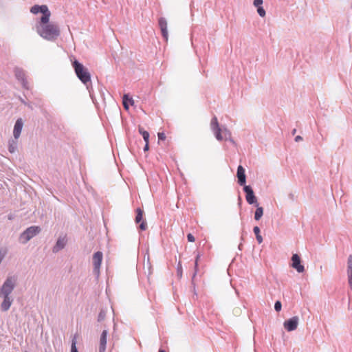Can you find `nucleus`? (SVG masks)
Listing matches in <instances>:
<instances>
[{"label": "nucleus", "instance_id": "1", "mask_svg": "<svg viewBox=\"0 0 352 352\" xmlns=\"http://www.w3.org/2000/svg\"><path fill=\"white\" fill-rule=\"evenodd\" d=\"M17 278L14 276H8L0 287V298H3L0 307L2 311H7L10 309L14 298L11 294L16 285Z\"/></svg>", "mask_w": 352, "mask_h": 352}, {"label": "nucleus", "instance_id": "2", "mask_svg": "<svg viewBox=\"0 0 352 352\" xmlns=\"http://www.w3.org/2000/svg\"><path fill=\"white\" fill-rule=\"evenodd\" d=\"M36 32L44 39L54 41L58 38L60 34V30L58 24L50 22V20L45 23H41V21L36 25Z\"/></svg>", "mask_w": 352, "mask_h": 352}, {"label": "nucleus", "instance_id": "3", "mask_svg": "<svg viewBox=\"0 0 352 352\" xmlns=\"http://www.w3.org/2000/svg\"><path fill=\"white\" fill-rule=\"evenodd\" d=\"M72 64L77 77L83 84L86 85L87 82H90V73L82 63H80L76 59H74V60H72Z\"/></svg>", "mask_w": 352, "mask_h": 352}, {"label": "nucleus", "instance_id": "4", "mask_svg": "<svg viewBox=\"0 0 352 352\" xmlns=\"http://www.w3.org/2000/svg\"><path fill=\"white\" fill-rule=\"evenodd\" d=\"M41 231L39 226H32L25 230L19 236V242L22 244L27 243L34 236Z\"/></svg>", "mask_w": 352, "mask_h": 352}, {"label": "nucleus", "instance_id": "5", "mask_svg": "<svg viewBox=\"0 0 352 352\" xmlns=\"http://www.w3.org/2000/svg\"><path fill=\"white\" fill-rule=\"evenodd\" d=\"M30 12L34 14H36L39 12L42 13L43 15L40 19L41 23H45L50 20L51 16V12L46 5H34L31 8Z\"/></svg>", "mask_w": 352, "mask_h": 352}, {"label": "nucleus", "instance_id": "6", "mask_svg": "<svg viewBox=\"0 0 352 352\" xmlns=\"http://www.w3.org/2000/svg\"><path fill=\"white\" fill-rule=\"evenodd\" d=\"M103 258V254L100 251L95 252L92 256V263L94 265L93 272L97 276L100 274V268Z\"/></svg>", "mask_w": 352, "mask_h": 352}, {"label": "nucleus", "instance_id": "7", "mask_svg": "<svg viewBox=\"0 0 352 352\" xmlns=\"http://www.w3.org/2000/svg\"><path fill=\"white\" fill-rule=\"evenodd\" d=\"M14 73L16 78L21 82L22 87L25 89H29L28 82L26 79L25 71L20 67H15Z\"/></svg>", "mask_w": 352, "mask_h": 352}, {"label": "nucleus", "instance_id": "8", "mask_svg": "<svg viewBox=\"0 0 352 352\" xmlns=\"http://www.w3.org/2000/svg\"><path fill=\"white\" fill-rule=\"evenodd\" d=\"M210 128L213 131L215 138L217 140L221 141L223 140V135L221 134V129L219 126L217 118L214 116L210 122Z\"/></svg>", "mask_w": 352, "mask_h": 352}, {"label": "nucleus", "instance_id": "9", "mask_svg": "<svg viewBox=\"0 0 352 352\" xmlns=\"http://www.w3.org/2000/svg\"><path fill=\"white\" fill-rule=\"evenodd\" d=\"M243 191L245 193V199L249 204H256L257 198L255 196L254 190L250 186H244Z\"/></svg>", "mask_w": 352, "mask_h": 352}, {"label": "nucleus", "instance_id": "10", "mask_svg": "<svg viewBox=\"0 0 352 352\" xmlns=\"http://www.w3.org/2000/svg\"><path fill=\"white\" fill-rule=\"evenodd\" d=\"M291 266L294 268L298 273H302L305 271V267L301 264V259L298 254H294L292 255Z\"/></svg>", "mask_w": 352, "mask_h": 352}, {"label": "nucleus", "instance_id": "11", "mask_svg": "<svg viewBox=\"0 0 352 352\" xmlns=\"http://www.w3.org/2000/svg\"><path fill=\"white\" fill-rule=\"evenodd\" d=\"M298 321H299V318L298 316H293L292 318H291L288 320H286L284 322V323H283L284 328L287 331H292L297 328L298 324Z\"/></svg>", "mask_w": 352, "mask_h": 352}, {"label": "nucleus", "instance_id": "12", "mask_svg": "<svg viewBox=\"0 0 352 352\" xmlns=\"http://www.w3.org/2000/svg\"><path fill=\"white\" fill-rule=\"evenodd\" d=\"M135 212H136V217L135 219V223H139L140 222H141L139 228L141 230H145L146 229L147 224L145 221H143V213H144L143 210L141 208H138L135 210Z\"/></svg>", "mask_w": 352, "mask_h": 352}, {"label": "nucleus", "instance_id": "13", "mask_svg": "<svg viewBox=\"0 0 352 352\" xmlns=\"http://www.w3.org/2000/svg\"><path fill=\"white\" fill-rule=\"evenodd\" d=\"M236 177L238 179V184L240 186H245L246 183V175H245V168L239 165L237 168L236 171Z\"/></svg>", "mask_w": 352, "mask_h": 352}, {"label": "nucleus", "instance_id": "14", "mask_svg": "<svg viewBox=\"0 0 352 352\" xmlns=\"http://www.w3.org/2000/svg\"><path fill=\"white\" fill-rule=\"evenodd\" d=\"M67 243V239L66 236H59L56 242V244L52 248V252L54 253L58 252L60 250H63L65 247Z\"/></svg>", "mask_w": 352, "mask_h": 352}, {"label": "nucleus", "instance_id": "15", "mask_svg": "<svg viewBox=\"0 0 352 352\" xmlns=\"http://www.w3.org/2000/svg\"><path fill=\"white\" fill-rule=\"evenodd\" d=\"M158 24L161 30L162 35L165 41H168V30H167V21L164 17H160L158 20Z\"/></svg>", "mask_w": 352, "mask_h": 352}, {"label": "nucleus", "instance_id": "16", "mask_svg": "<svg viewBox=\"0 0 352 352\" xmlns=\"http://www.w3.org/2000/svg\"><path fill=\"white\" fill-rule=\"evenodd\" d=\"M23 120L21 118H18L14 124L13 130V135L14 139L17 140L19 138L23 129Z\"/></svg>", "mask_w": 352, "mask_h": 352}, {"label": "nucleus", "instance_id": "17", "mask_svg": "<svg viewBox=\"0 0 352 352\" xmlns=\"http://www.w3.org/2000/svg\"><path fill=\"white\" fill-rule=\"evenodd\" d=\"M346 272L349 286L350 289L352 290V254H350L348 258Z\"/></svg>", "mask_w": 352, "mask_h": 352}, {"label": "nucleus", "instance_id": "18", "mask_svg": "<svg viewBox=\"0 0 352 352\" xmlns=\"http://www.w3.org/2000/svg\"><path fill=\"white\" fill-rule=\"evenodd\" d=\"M107 333V330L105 329L103 330L101 333L100 338L99 352H105Z\"/></svg>", "mask_w": 352, "mask_h": 352}, {"label": "nucleus", "instance_id": "19", "mask_svg": "<svg viewBox=\"0 0 352 352\" xmlns=\"http://www.w3.org/2000/svg\"><path fill=\"white\" fill-rule=\"evenodd\" d=\"M122 103L124 109L127 110L129 107V104L133 106L134 104V100L129 94H124L122 97Z\"/></svg>", "mask_w": 352, "mask_h": 352}, {"label": "nucleus", "instance_id": "20", "mask_svg": "<svg viewBox=\"0 0 352 352\" xmlns=\"http://www.w3.org/2000/svg\"><path fill=\"white\" fill-rule=\"evenodd\" d=\"M17 140H10L8 142V151L10 153H14L17 149Z\"/></svg>", "mask_w": 352, "mask_h": 352}, {"label": "nucleus", "instance_id": "21", "mask_svg": "<svg viewBox=\"0 0 352 352\" xmlns=\"http://www.w3.org/2000/svg\"><path fill=\"white\" fill-rule=\"evenodd\" d=\"M255 206H256V210L254 213V219L258 221L263 214V207L258 206V204H255Z\"/></svg>", "mask_w": 352, "mask_h": 352}, {"label": "nucleus", "instance_id": "22", "mask_svg": "<svg viewBox=\"0 0 352 352\" xmlns=\"http://www.w3.org/2000/svg\"><path fill=\"white\" fill-rule=\"evenodd\" d=\"M223 139L224 138L226 140H228V141H230L231 143H232L233 144H236L235 142L234 141V140L231 137V133L229 130H228L227 129H224L223 131Z\"/></svg>", "mask_w": 352, "mask_h": 352}, {"label": "nucleus", "instance_id": "23", "mask_svg": "<svg viewBox=\"0 0 352 352\" xmlns=\"http://www.w3.org/2000/svg\"><path fill=\"white\" fill-rule=\"evenodd\" d=\"M200 254L198 252L196 257H195V272L192 274V283L194 284V279L197 275V270H198V261L200 258Z\"/></svg>", "mask_w": 352, "mask_h": 352}, {"label": "nucleus", "instance_id": "24", "mask_svg": "<svg viewBox=\"0 0 352 352\" xmlns=\"http://www.w3.org/2000/svg\"><path fill=\"white\" fill-rule=\"evenodd\" d=\"M138 131L142 135L144 140L145 142H148L149 140V133L148 131H145L142 127L139 126Z\"/></svg>", "mask_w": 352, "mask_h": 352}, {"label": "nucleus", "instance_id": "25", "mask_svg": "<svg viewBox=\"0 0 352 352\" xmlns=\"http://www.w3.org/2000/svg\"><path fill=\"white\" fill-rule=\"evenodd\" d=\"M254 233L256 235V239L258 243H261L263 242V237L260 234V228L258 226H255L253 229Z\"/></svg>", "mask_w": 352, "mask_h": 352}, {"label": "nucleus", "instance_id": "26", "mask_svg": "<svg viewBox=\"0 0 352 352\" xmlns=\"http://www.w3.org/2000/svg\"><path fill=\"white\" fill-rule=\"evenodd\" d=\"M71 352H78L76 348V335H74L72 340Z\"/></svg>", "mask_w": 352, "mask_h": 352}, {"label": "nucleus", "instance_id": "27", "mask_svg": "<svg viewBox=\"0 0 352 352\" xmlns=\"http://www.w3.org/2000/svg\"><path fill=\"white\" fill-rule=\"evenodd\" d=\"M106 317V311L104 309H101L98 316V322H100L105 319Z\"/></svg>", "mask_w": 352, "mask_h": 352}, {"label": "nucleus", "instance_id": "28", "mask_svg": "<svg viewBox=\"0 0 352 352\" xmlns=\"http://www.w3.org/2000/svg\"><path fill=\"white\" fill-rule=\"evenodd\" d=\"M257 8V12L259 14L260 16L264 17L266 14L265 10L264 8L261 6Z\"/></svg>", "mask_w": 352, "mask_h": 352}, {"label": "nucleus", "instance_id": "29", "mask_svg": "<svg viewBox=\"0 0 352 352\" xmlns=\"http://www.w3.org/2000/svg\"><path fill=\"white\" fill-rule=\"evenodd\" d=\"M282 308V304L281 302L279 300L276 301L274 304V309L276 311L279 312L281 310Z\"/></svg>", "mask_w": 352, "mask_h": 352}, {"label": "nucleus", "instance_id": "30", "mask_svg": "<svg viewBox=\"0 0 352 352\" xmlns=\"http://www.w3.org/2000/svg\"><path fill=\"white\" fill-rule=\"evenodd\" d=\"M177 275L179 277H181L182 275V264L180 262H179L178 265H177Z\"/></svg>", "mask_w": 352, "mask_h": 352}, {"label": "nucleus", "instance_id": "31", "mask_svg": "<svg viewBox=\"0 0 352 352\" xmlns=\"http://www.w3.org/2000/svg\"><path fill=\"white\" fill-rule=\"evenodd\" d=\"M187 239L189 242H194L195 241V236L191 233L187 234Z\"/></svg>", "mask_w": 352, "mask_h": 352}, {"label": "nucleus", "instance_id": "32", "mask_svg": "<svg viewBox=\"0 0 352 352\" xmlns=\"http://www.w3.org/2000/svg\"><path fill=\"white\" fill-rule=\"evenodd\" d=\"M263 0H254L253 4L255 7H258L262 6Z\"/></svg>", "mask_w": 352, "mask_h": 352}, {"label": "nucleus", "instance_id": "33", "mask_svg": "<svg viewBox=\"0 0 352 352\" xmlns=\"http://www.w3.org/2000/svg\"><path fill=\"white\" fill-rule=\"evenodd\" d=\"M158 139L159 140H164L166 139V135L164 133H159Z\"/></svg>", "mask_w": 352, "mask_h": 352}, {"label": "nucleus", "instance_id": "34", "mask_svg": "<svg viewBox=\"0 0 352 352\" xmlns=\"http://www.w3.org/2000/svg\"><path fill=\"white\" fill-rule=\"evenodd\" d=\"M295 142H298L300 141H302V137H301L300 135H297L295 139H294Z\"/></svg>", "mask_w": 352, "mask_h": 352}, {"label": "nucleus", "instance_id": "35", "mask_svg": "<svg viewBox=\"0 0 352 352\" xmlns=\"http://www.w3.org/2000/svg\"><path fill=\"white\" fill-rule=\"evenodd\" d=\"M148 149H149L148 142V143L146 142L145 146L144 147V151H148Z\"/></svg>", "mask_w": 352, "mask_h": 352}, {"label": "nucleus", "instance_id": "36", "mask_svg": "<svg viewBox=\"0 0 352 352\" xmlns=\"http://www.w3.org/2000/svg\"><path fill=\"white\" fill-rule=\"evenodd\" d=\"M19 100L21 103L24 104L25 105L27 104V102L21 97H19Z\"/></svg>", "mask_w": 352, "mask_h": 352}, {"label": "nucleus", "instance_id": "37", "mask_svg": "<svg viewBox=\"0 0 352 352\" xmlns=\"http://www.w3.org/2000/svg\"><path fill=\"white\" fill-rule=\"evenodd\" d=\"M25 105L28 107V108H30V109H33L32 105L30 103L27 102V104Z\"/></svg>", "mask_w": 352, "mask_h": 352}, {"label": "nucleus", "instance_id": "38", "mask_svg": "<svg viewBox=\"0 0 352 352\" xmlns=\"http://www.w3.org/2000/svg\"><path fill=\"white\" fill-rule=\"evenodd\" d=\"M296 129H294L292 131V134L293 135H294L296 134Z\"/></svg>", "mask_w": 352, "mask_h": 352}, {"label": "nucleus", "instance_id": "39", "mask_svg": "<svg viewBox=\"0 0 352 352\" xmlns=\"http://www.w3.org/2000/svg\"><path fill=\"white\" fill-rule=\"evenodd\" d=\"M158 352H166L164 349H160Z\"/></svg>", "mask_w": 352, "mask_h": 352}, {"label": "nucleus", "instance_id": "40", "mask_svg": "<svg viewBox=\"0 0 352 352\" xmlns=\"http://www.w3.org/2000/svg\"><path fill=\"white\" fill-rule=\"evenodd\" d=\"M243 247V244L241 243L239 245V250H241V248Z\"/></svg>", "mask_w": 352, "mask_h": 352}, {"label": "nucleus", "instance_id": "41", "mask_svg": "<svg viewBox=\"0 0 352 352\" xmlns=\"http://www.w3.org/2000/svg\"><path fill=\"white\" fill-rule=\"evenodd\" d=\"M243 233H244V231L243 230V231H242V235H243ZM241 241H243V236H241Z\"/></svg>", "mask_w": 352, "mask_h": 352}, {"label": "nucleus", "instance_id": "42", "mask_svg": "<svg viewBox=\"0 0 352 352\" xmlns=\"http://www.w3.org/2000/svg\"><path fill=\"white\" fill-rule=\"evenodd\" d=\"M321 137H322V140H324V137L322 135H321Z\"/></svg>", "mask_w": 352, "mask_h": 352}, {"label": "nucleus", "instance_id": "43", "mask_svg": "<svg viewBox=\"0 0 352 352\" xmlns=\"http://www.w3.org/2000/svg\"><path fill=\"white\" fill-rule=\"evenodd\" d=\"M25 352H29V351H25Z\"/></svg>", "mask_w": 352, "mask_h": 352}]
</instances>
